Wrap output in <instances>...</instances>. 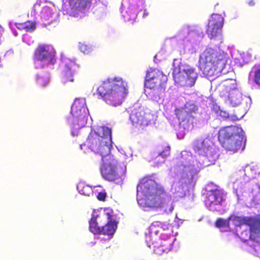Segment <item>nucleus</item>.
I'll return each mask as SVG.
<instances>
[{
    "instance_id": "2",
    "label": "nucleus",
    "mask_w": 260,
    "mask_h": 260,
    "mask_svg": "<svg viewBox=\"0 0 260 260\" xmlns=\"http://www.w3.org/2000/svg\"><path fill=\"white\" fill-rule=\"evenodd\" d=\"M137 194L145 197L146 206L153 208H162L164 212L171 213L174 210L172 196L164 186L154 180L146 177L142 178L137 187Z\"/></svg>"
},
{
    "instance_id": "11",
    "label": "nucleus",
    "mask_w": 260,
    "mask_h": 260,
    "mask_svg": "<svg viewBox=\"0 0 260 260\" xmlns=\"http://www.w3.org/2000/svg\"><path fill=\"white\" fill-rule=\"evenodd\" d=\"M198 110V107L193 104L186 103L184 107L176 108L175 113L180 123L185 126L192 125L196 118L195 114Z\"/></svg>"
},
{
    "instance_id": "6",
    "label": "nucleus",
    "mask_w": 260,
    "mask_h": 260,
    "mask_svg": "<svg viewBox=\"0 0 260 260\" xmlns=\"http://www.w3.org/2000/svg\"><path fill=\"white\" fill-rule=\"evenodd\" d=\"M55 51L50 45L41 44L35 49L34 62L35 68L43 69L49 65H53L56 62Z\"/></svg>"
},
{
    "instance_id": "22",
    "label": "nucleus",
    "mask_w": 260,
    "mask_h": 260,
    "mask_svg": "<svg viewBox=\"0 0 260 260\" xmlns=\"http://www.w3.org/2000/svg\"><path fill=\"white\" fill-rule=\"evenodd\" d=\"M177 159L178 160V166H183L184 168H186L191 165V161L192 156L186 152L181 153L180 157Z\"/></svg>"
},
{
    "instance_id": "3",
    "label": "nucleus",
    "mask_w": 260,
    "mask_h": 260,
    "mask_svg": "<svg viewBox=\"0 0 260 260\" xmlns=\"http://www.w3.org/2000/svg\"><path fill=\"white\" fill-rule=\"evenodd\" d=\"M98 94L110 106L120 105L128 93L127 83L120 77L108 79L97 89Z\"/></svg>"
},
{
    "instance_id": "4",
    "label": "nucleus",
    "mask_w": 260,
    "mask_h": 260,
    "mask_svg": "<svg viewBox=\"0 0 260 260\" xmlns=\"http://www.w3.org/2000/svg\"><path fill=\"white\" fill-rule=\"evenodd\" d=\"M226 62V54L223 51L207 47L200 55L198 67L204 74L212 76L215 71L223 70Z\"/></svg>"
},
{
    "instance_id": "9",
    "label": "nucleus",
    "mask_w": 260,
    "mask_h": 260,
    "mask_svg": "<svg viewBox=\"0 0 260 260\" xmlns=\"http://www.w3.org/2000/svg\"><path fill=\"white\" fill-rule=\"evenodd\" d=\"M167 81V76L162 71L151 68L147 72L145 86L149 89H156L160 93H164Z\"/></svg>"
},
{
    "instance_id": "33",
    "label": "nucleus",
    "mask_w": 260,
    "mask_h": 260,
    "mask_svg": "<svg viewBox=\"0 0 260 260\" xmlns=\"http://www.w3.org/2000/svg\"><path fill=\"white\" fill-rule=\"evenodd\" d=\"M97 199L101 201H104L107 197V193L106 192H100L98 193Z\"/></svg>"
},
{
    "instance_id": "30",
    "label": "nucleus",
    "mask_w": 260,
    "mask_h": 260,
    "mask_svg": "<svg viewBox=\"0 0 260 260\" xmlns=\"http://www.w3.org/2000/svg\"><path fill=\"white\" fill-rule=\"evenodd\" d=\"M219 115L223 119H228L232 121H236L239 119L235 115H230L229 113L225 111L220 110L219 112Z\"/></svg>"
},
{
    "instance_id": "12",
    "label": "nucleus",
    "mask_w": 260,
    "mask_h": 260,
    "mask_svg": "<svg viewBox=\"0 0 260 260\" xmlns=\"http://www.w3.org/2000/svg\"><path fill=\"white\" fill-rule=\"evenodd\" d=\"M236 226L247 225L249 226L250 238L254 240L260 235V217H240L234 216L231 217Z\"/></svg>"
},
{
    "instance_id": "15",
    "label": "nucleus",
    "mask_w": 260,
    "mask_h": 260,
    "mask_svg": "<svg viewBox=\"0 0 260 260\" xmlns=\"http://www.w3.org/2000/svg\"><path fill=\"white\" fill-rule=\"evenodd\" d=\"M149 246L153 249L156 254L160 255L164 252L170 251L172 249L173 241L170 239L159 238L157 241H152V244Z\"/></svg>"
},
{
    "instance_id": "19",
    "label": "nucleus",
    "mask_w": 260,
    "mask_h": 260,
    "mask_svg": "<svg viewBox=\"0 0 260 260\" xmlns=\"http://www.w3.org/2000/svg\"><path fill=\"white\" fill-rule=\"evenodd\" d=\"M245 176L248 179L254 178L257 175L260 173V170L256 165L253 163L247 165L243 170Z\"/></svg>"
},
{
    "instance_id": "26",
    "label": "nucleus",
    "mask_w": 260,
    "mask_h": 260,
    "mask_svg": "<svg viewBox=\"0 0 260 260\" xmlns=\"http://www.w3.org/2000/svg\"><path fill=\"white\" fill-rule=\"evenodd\" d=\"M15 25L18 29L25 31H32L36 28V23L30 21L16 23Z\"/></svg>"
},
{
    "instance_id": "13",
    "label": "nucleus",
    "mask_w": 260,
    "mask_h": 260,
    "mask_svg": "<svg viewBox=\"0 0 260 260\" xmlns=\"http://www.w3.org/2000/svg\"><path fill=\"white\" fill-rule=\"evenodd\" d=\"M192 149L196 153L215 160L214 148L209 139L198 138L194 140L192 143Z\"/></svg>"
},
{
    "instance_id": "7",
    "label": "nucleus",
    "mask_w": 260,
    "mask_h": 260,
    "mask_svg": "<svg viewBox=\"0 0 260 260\" xmlns=\"http://www.w3.org/2000/svg\"><path fill=\"white\" fill-rule=\"evenodd\" d=\"M73 116L72 126L75 129H79L87 123L88 109L85 101L83 99H76L71 107Z\"/></svg>"
},
{
    "instance_id": "14",
    "label": "nucleus",
    "mask_w": 260,
    "mask_h": 260,
    "mask_svg": "<svg viewBox=\"0 0 260 260\" xmlns=\"http://www.w3.org/2000/svg\"><path fill=\"white\" fill-rule=\"evenodd\" d=\"M64 66V69L61 73L62 81L63 84L68 82H73L74 80V74L78 65L74 60L69 58H64L62 59Z\"/></svg>"
},
{
    "instance_id": "18",
    "label": "nucleus",
    "mask_w": 260,
    "mask_h": 260,
    "mask_svg": "<svg viewBox=\"0 0 260 260\" xmlns=\"http://www.w3.org/2000/svg\"><path fill=\"white\" fill-rule=\"evenodd\" d=\"M104 220L103 214L102 215H92L89 221V230L93 234H100V228L98 226L99 223H101Z\"/></svg>"
},
{
    "instance_id": "5",
    "label": "nucleus",
    "mask_w": 260,
    "mask_h": 260,
    "mask_svg": "<svg viewBox=\"0 0 260 260\" xmlns=\"http://www.w3.org/2000/svg\"><path fill=\"white\" fill-rule=\"evenodd\" d=\"M243 133L242 129L239 126H225L219 130L218 139L222 147L234 153L244 149Z\"/></svg>"
},
{
    "instance_id": "25",
    "label": "nucleus",
    "mask_w": 260,
    "mask_h": 260,
    "mask_svg": "<svg viewBox=\"0 0 260 260\" xmlns=\"http://www.w3.org/2000/svg\"><path fill=\"white\" fill-rule=\"evenodd\" d=\"M223 23L224 19L221 15L213 14L210 19L209 20L208 24L222 28Z\"/></svg>"
},
{
    "instance_id": "17",
    "label": "nucleus",
    "mask_w": 260,
    "mask_h": 260,
    "mask_svg": "<svg viewBox=\"0 0 260 260\" xmlns=\"http://www.w3.org/2000/svg\"><path fill=\"white\" fill-rule=\"evenodd\" d=\"M223 200L222 193L220 190H211L207 194L205 203L208 206L218 205H220Z\"/></svg>"
},
{
    "instance_id": "24",
    "label": "nucleus",
    "mask_w": 260,
    "mask_h": 260,
    "mask_svg": "<svg viewBox=\"0 0 260 260\" xmlns=\"http://www.w3.org/2000/svg\"><path fill=\"white\" fill-rule=\"evenodd\" d=\"M222 28L208 24L206 34L210 39H215L221 36Z\"/></svg>"
},
{
    "instance_id": "34",
    "label": "nucleus",
    "mask_w": 260,
    "mask_h": 260,
    "mask_svg": "<svg viewBox=\"0 0 260 260\" xmlns=\"http://www.w3.org/2000/svg\"><path fill=\"white\" fill-rule=\"evenodd\" d=\"M190 179H191V180H192V179H193V173H190Z\"/></svg>"
},
{
    "instance_id": "1",
    "label": "nucleus",
    "mask_w": 260,
    "mask_h": 260,
    "mask_svg": "<svg viewBox=\"0 0 260 260\" xmlns=\"http://www.w3.org/2000/svg\"><path fill=\"white\" fill-rule=\"evenodd\" d=\"M86 143L92 151L102 156L101 172L103 178L109 181H121L125 166L123 169L118 170L117 160L110 154L112 143L111 129L106 126L98 127L96 131L89 133Z\"/></svg>"
},
{
    "instance_id": "23",
    "label": "nucleus",
    "mask_w": 260,
    "mask_h": 260,
    "mask_svg": "<svg viewBox=\"0 0 260 260\" xmlns=\"http://www.w3.org/2000/svg\"><path fill=\"white\" fill-rule=\"evenodd\" d=\"M77 188L79 193L85 196L90 197L93 193L92 187L83 182L78 184Z\"/></svg>"
},
{
    "instance_id": "32",
    "label": "nucleus",
    "mask_w": 260,
    "mask_h": 260,
    "mask_svg": "<svg viewBox=\"0 0 260 260\" xmlns=\"http://www.w3.org/2000/svg\"><path fill=\"white\" fill-rule=\"evenodd\" d=\"M79 48L81 51L85 54L89 53L91 50V47L88 45L85 44H80Z\"/></svg>"
},
{
    "instance_id": "28",
    "label": "nucleus",
    "mask_w": 260,
    "mask_h": 260,
    "mask_svg": "<svg viewBox=\"0 0 260 260\" xmlns=\"http://www.w3.org/2000/svg\"><path fill=\"white\" fill-rule=\"evenodd\" d=\"M36 81L38 85L42 87H45L49 83V79L46 75L41 74L37 76Z\"/></svg>"
},
{
    "instance_id": "8",
    "label": "nucleus",
    "mask_w": 260,
    "mask_h": 260,
    "mask_svg": "<svg viewBox=\"0 0 260 260\" xmlns=\"http://www.w3.org/2000/svg\"><path fill=\"white\" fill-rule=\"evenodd\" d=\"M173 77L175 82L181 86L186 87L193 86L198 78L195 69L188 66L181 70L180 66L175 67L173 63Z\"/></svg>"
},
{
    "instance_id": "16",
    "label": "nucleus",
    "mask_w": 260,
    "mask_h": 260,
    "mask_svg": "<svg viewBox=\"0 0 260 260\" xmlns=\"http://www.w3.org/2000/svg\"><path fill=\"white\" fill-rule=\"evenodd\" d=\"M104 220L107 219L106 224L102 226L100 229V234L111 237L117 229V222L112 219V215L109 213L103 214Z\"/></svg>"
},
{
    "instance_id": "29",
    "label": "nucleus",
    "mask_w": 260,
    "mask_h": 260,
    "mask_svg": "<svg viewBox=\"0 0 260 260\" xmlns=\"http://www.w3.org/2000/svg\"><path fill=\"white\" fill-rule=\"evenodd\" d=\"M231 217H229L228 219H224L221 218H217L215 221V225L218 228H229L230 226L229 221Z\"/></svg>"
},
{
    "instance_id": "10",
    "label": "nucleus",
    "mask_w": 260,
    "mask_h": 260,
    "mask_svg": "<svg viewBox=\"0 0 260 260\" xmlns=\"http://www.w3.org/2000/svg\"><path fill=\"white\" fill-rule=\"evenodd\" d=\"M153 115L146 112L144 107H139L134 110L130 115V120L134 127L140 133L152 122Z\"/></svg>"
},
{
    "instance_id": "31",
    "label": "nucleus",
    "mask_w": 260,
    "mask_h": 260,
    "mask_svg": "<svg viewBox=\"0 0 260 260\" xmlns=\"http://www.w3.org/2000/svg\"><path fill=\"white\" fill-rule=\"evenodd\" d=\"M253 81L257 85H260V67L253 71Z\"/></svg>"
},
{
    "instance_id": "27",
    "label": "nucleus",
    "mask_w": 260,
    "mask_h": 260,
    "mask_svg": "<svg viewBox=\"0 0 260 260\" xmlns=\"http://www.w3.org/2000/svg\"><path fill=\"white\" fill-rule=\"evenodd\" d=\"M170 154V147L169 146H166L164 147L161 151L159 153L156 158L161 157V160L159 162H156L157 164H161L165 162L166 157L169 156Z\"/></svg>"
},
{
    "instance_id": "21",
    "label": "nucleus",
    "mask_w": 260,
    "mask_h": 260,
    "mask_svg": "<svg viewBox=\"0 0 260 260\" xmlns=\"http://www.w3.org/2000/svg\"><path fill=\"white\" fill-rule=\"evenodd\" d=\"M228 96L231 104L234 106H237L241 103L242 95L238 90H233L229 91Z\"/></svg>"
},
{
    "instance_id": "20",
    "label": "nucleus",
    "mask_w": 260,
    "mask_h": 260,
    "mask_svg": "<svg viewBox=\"0 0 260 260\" xmlns=\"http://www.w3.org/2000/svg\"><path fill=\"white\" fill-rule=\"evenodd\" d=\"M167 228V225L159 221L153 222L149 227V232L151 234L157 235L160 233L162 235V232Z\"/></svg>"
}]
</instances>
